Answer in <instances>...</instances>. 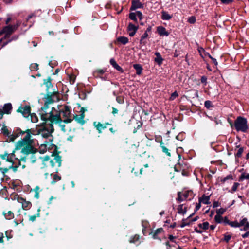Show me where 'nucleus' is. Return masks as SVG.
<instances>
[{"mask_svg":"<svg viewBox=\"0 0 249 249\" xmlns=\"http://www.w3.org/2000/svg\"><path fill=\"white\" fill-rule=\"evenodd\" d=\"M71 111L70 107L65 106L64 109H60L59 113H54L50 111L49 113H43L42 114V120H48L50 122L53 123L63 132H66L65 124L71 123L73 119L70 118Z\"/></svg>","mask_w":249,"mask_h":249,"instance_id":"f257e3e1","label":"nucleus"},{"mask_svg":"<svg viewBox=\"0 0 249 249\" xmlns=\"http://www.w3.org/2000/svg\"><path fill=\"white\" fill-rule=\"evenodd\" d=\"M22 134H26L25 137L20 141H18L16 144L15 149H21V152L23 155L29 156L33 150L32 143L33 139L32 135H36V130L33 129H27L25 132H22Z\"/></svg>","mask_w":249,"mask_h":249,"instance_id":"f03ea898","label":"nucleus"},{"mask_svg":"<svg viewBox=\"0 0 249 249\" xmlns=\"http://www.w3.org/2000/svg\"><path fill=\"white\" fill-rule=\"evenodd\" d=\"M43 124L42 127L37 130L36 134L40 135L42 137L45 138H49L52 137V133L53 132L54 129L53 123H47L48 120Z\"/></svg>","mask_w":249,"mask_h":249,"instance_id":"7ed1b4c3","label":"nucleus"},{"mask_svg":"<svg viewBox=\"0 0 249 249\" xmlns=\"http://www.w3.org/2000/svg\"><path fill=\"white\" fill-rule=\"evenodd\" d=\"M234 125L237 131L246 132L249 128L247 120L242 116H238L236 118Z\"/></svg>","mask_w":249,"mask_h":249,"instance_id":"20e7f679","label":"nucleus"},{"mask_svg":"<svg viewBox=\"0 0 249 249\" xmlns=\"http://www.w3.org/2000/svg\"><path fill=\"white\" fill-rule=\"evenodd\" d=\"M55 101V100L53 99V97L52 96H48L46 98L45 101L44 106L42 107L41 111L40 112V114L41 115V117L42 118V114L43 113H48L46 111L47 109L48 108V106L50 104L53 103ZM49 113V112H48Z\"/></svg>","mask_w":249,"mask_h":249,"instance_id":"39448f33","label":"nucleus"},{"mask_svg":"<svg viewBox=\"0 0 249 249\" xmlns=\"http://www.w3.org/2000/svg\"><path fill=\"white\" fill-rule=\"evenodd\" d=\"M14 30L15 26H14L9 25L5 26L1 31H0V36L2 35V34H5V36L3 38L5 39L12 34Z\"/></svg>","mask_w":249,"mask_h":249,"instance_id":"423d86ee","label":"nucleus"},{"mask_svg":"<svg viewBox=\"0 0 249 249\" xmlns=\"http://www.w3.org/2000/svg\"><path fill=\"white\" fill-rule=\"evenodd\" d=\"M29 158L28 157V156H26L25 155H24L23 157H21L20 159L18 160V165H15L13 166L14 162L13 161L11 163V165L10 166H9V169L12 168L14 171H16L17 170L18 167L19 166L21 165V161H23L25 162L26 160L29 159ZM25 165L22 164V168L24 169L25 168Z\"/></svg>","mask_w":249,"mask_h":249,"instance_id":"0eeeda50","label":"nucleus"},{"mask_svg":"<svg viewBox=\"0 0 249 249\" xmlns=\"http://www.w3.org/2000/svg\"><path fill=\"white\" fill-rule=\"evenodd\" d=\"M0 157L2 160H5L8 162L12 163L13 159L15 158V151H13V152L10 154L5 152L3 154H0Z\"/></svg>","mask_w":249,"mask_h":249,"instance_id":"6e6552de","label":"nucleus"},{"mask_svg":"<svg viewBox=\"0 0 249 249\" xmlns=\"http://www.w3.org/2000/svg\"><path fill=\"white\" fill-rule=\"evenodd\" d=\"M17 200L18 203L22 204V207L24 210H28L30 209L32 206V204L30 201H26L21 197L18 196Z\"/></svg>","mask_w":249,"mask_h":249,"instance_id":"1a4fd4ad","label":"nucleus"},{"mask_svg":"<svg viewBox=\"0 0 249 249\" xmlns=\"http://www.w3.org/2000/svg\"><path fill=\"white\" fill-rule=\"evenodd\" d=\"M18 112H20L24 117H27L30 114L31 108L29 106L20 107L17 110Z\"/></svg>","mask_w":249,"mask_h":249,"instance_id":"9d476101","label":"nucleus"},{"mask_svg":"<svg viewBox=\"0 0 249 249\" xmlns=\"http://www.w3.org/2000/svg\"><path fill=\"white\" fill-rule=\"evenodd\" d=\"M108 123H106L105 124H101L100 122H94L93 125L96 129L98 131L99 133H101L102 130L107 128Z\"/></svg>","mask_w":249,"mask_h":249,"instance_id":"9b49d317","label":"nucleus"},{"mask_svg":"<svg viewBox=\"0 0 249 249\" xmlns=\"http://www.w3.org/2000/svg\"><path fill=\"white\" fill-rule=\"evenodd\" d=\"M138 29V26H136L132 24V23H130L128 24L127 27V31L129 32V35L130 36H133L136 33Z\"/></svg>","mask_w":249,"mask_h":249,"instance_id":"f8f14e48","label":"nucleus"},{"mask_svg":"<svg viewBox=\"0 0 249 249\" xmlns=\"http://www.w3.org/2000/svg\"><path fill=\"white\" fill-rule=\"evenodd\" d=\"M157 32L158 34L160 36H168L169 35V33L167 32L166 29L161 26H158L157 29Z\"/></svg>","mask_w":249,"mask_h":249,"instance_id":"ddd939ff","label":"nucleus"},{"mask_svg":"<svg viewBox=\"0 0 249 249\" xmlns=\"http://www.w3.org/2000/svg\"><path fill=\"white\" fill-rule=\"evenodd\" d=\"M143 7V4L139 0H134L132 2V5L130 8L131 10H135L138 8Z\"/></svg>","mask_w":249,"mask_h":249,"instance_id":"4468645a","label":"nucleus"},{"mask_svg":"<svg viewBox=\"0 0 249 249\" xmlns=\"http://www.w3.org/2000/svg\"><path fill=\"white\" fill-rule=\"evenodd\" d=\"M2 214L5 217V218L7 220H11L14 218V213L11 211H9L8 212L3 211L2 212Z\"/></svg>","mask_w":249,"mask_h":249,"instance_id":"2eb2a0df","label":"nucleus"},{"mask_svg":"<svg viewBox=\"0 0 249 249\" xmlns=\"http://www.w3.org/2000/svg\"><path fill=\"white\" fill-rule=\"evenodd\" d=\"M110 64L117 71L123 73L124 71L123 69L119 66L114 59H111L110 60Z\"/></svg>","mask_w":249,"mask_h":249,"instance_id":"dca6fc26","label":"nucleus"},{"mask_svg":"<svg viewBox=\"0 0 249 249\" xmlns=\"http://www.w3.org/2000/svg\"><path fill=\"white\" fill-rule=\"evenodd\" d=\"M155 55L156 56V57L155 58L154 61L159 66L162 63L163 59L162 58L159 52H156L155 53Z\"/></svg>","mask_w":249,"mask_h":249,"instance_id":"f3484780","label":"nucleus"},{"mask_svg":"<svg viewBox=\"0 0 249 249\" xmlns=\"http://www.w3.org/2000/svg\"><path fill=\"white\" fill-rule=\"evenodd\" d=\"M12 107L10 103H7L4 105L2 109L5 114H10Z\"/></svg>","mask_w":249,"mask_h":249,"instance_id":"a211bd4d","label":"nucleus"},{"mask_svg":"<svg viewBox=\"0 0 249 249\" xmlns=\"http://www.w3.org/2000/svg\"><path fill=\"white\" fill-rule=\"evenodd\" d=\"M73 118L79 124H83L85 123L84 115L82 113L80 115L74 116Z\"/></svg>","mask_w":249,"mask_h":249,"instance_id":"6ab92c4d","label":"nucleus"},{"mask_svg":"<svg viewBox=\"0 0 249 249\" xmlns=\"http://www.w3.org/2000/svg\"><path fill=\"white\" fill-rule=\"evenodd\" d=\"M172 18V16L169 15L167 12L163 11L161 12V18L163 20H169Z\"/></svg>","mask_w":249,"mask_h":249,"instance_id":"aec40b11","label":"nucleus"},{"mask_svg":"<svg viewBox=\"0 0 249 249\" xmlns=\"http://www.w3.org/2000/svg\"><path fill=\"white\" fill-rule=\"evenodd\" d=\"M129 242L137 245L139 244L140 243L139 236L138 235H135L134 236L131 237L129 239Z\"/></svg>","mask_w":249,"mask_h":249,"instance_id":"412c9836","label":"nucleus"},{"mask_svg":"<svg viewBox=\"0 0 249 249\" xmlns=\"http://www.w3.org/2000/svg\"><path fill=\"white\" fill-rule=\"evenodd\" d=\"M117 41L123 45L128 42V38L125 36H120L117 38Z\"/></svg>","mask_w":249,"mask_h":249,"instance_id":"4be33fe9","label":"nucleus"},{"mask_svg":"<svg viewBox=\"0 0 249 249\" xmlns=\"http://www.w3.org/2000/svg\"><path fill=\"white\" fill-rule=\"evenodd\" d=\"M210 196H206L205 195H203L202 197L199 199V201L205 204H208L210 203Z\"/></svg>","mask_w":249,"mask_h":249,"instance_id":"5701e85b","label":"nucleus"},{"mask_svg":"<svg viewBox=\"0 0 249 249\" xmlns=\"http://www.w3.org/2000/svg\"><path fill=\"white\" fill-rule=\"evenodd\" d=\"M178 212L179 214H184L186 213V207H183V205H179L178 208Z\"/></svg>","mask_w":249,"mask_h":249,"instance_id":"b1692460","label":"nucleus"},{"mask_svg":"<svg viewBox=\"0 0 249 249\" xmlns=\"http://www.w3.org/2000/svg\"><path fill=\"white\" fill-rule=\"evenodd\" d=\"M134 68L136 71V73L138 75H140L142 72V68L140 64H134L133 65Z\"/></svg>","mask_w":249,"mask_h":249,"instance_id":"393cba45","label":"nucleus"},{"mask_svg":"<svg viewBox=\"0 0 249 249\" xmlns=\"http://www.w3.org/2000/svg\"><path fill=\"white\" fill-rule=\"evenodd\" d=\"M160 142V147L162 148V151L165 153L167 156H171V154L169 152V149L166 148L164 145L163 143L161 142Z\"/></svg>","mask_w":249,"mask_h":249,"instance_id":"a878e982","label":"nucleus"},{"mask_svg":"<svg viewBox=\"0 0 249 249\" xmlns=\"http://www.w3.org/2000/svg\"><path fill=\"white\" fill-rule=\"evenodd\" d=\"M163 231V230L161 228H159L157 230H156V231H155L153 233V238L154 239H158V234L160 233H161Z\"/></svg>","mask_w":249,"mask_h":249,"instance_id":"bb28decb","label":"nucleus"},{"mask_svg":"<svg viewBox=\"0 0 249 249\" xmlns=\"http://www.w3.org/2000/svg\"><path fill=\"white\" fill-rule=\"evenodd\" d=\"M148 36V34L147 33V31H145V33L142 35L140 40V43L143 45H145L146 44V42L144 41V39L147 38Z\"/></svg>","mask_w":249,"mask_h":249,"instance_id":"cd10ccee","label":"nucleus"},{"mask_svg":"<svg viewBox=\"0 0 249 249\" xmlns=\"http://www.w3.org/2000/svg\"><path fill=\"white\" fill-rule=\"evenodd\" d=\"M40 212V209H38V212ZM40 217V213H37L36 215H31V216H29V220L32 221V222H34L36 220V217Z\"/></svg>","mask_w":249,"mask_h":249,"instance_id":"c85d7f7f","label":"nucleus"},{"mask_svg":"<svg viewBox=\"0 0 249 249\" xmlns=\"http://www.w3.org/2000/svg\"><path fill=\"white\" fill-rule=\"evenodd\" d=\"M209 223L208 222H205L203 223H200L198 225L199 227L202 228L203 229L206 230L209 228Z\"/></svg>","mask_w":249,"mask_h":249,"instance_id":"c756f323","label":"nucleus"},{"mask_svg":"<svg viewBox=\"0 0 249 249\" xmlns=\"http://www.w3.org/2000/svg\"><path fill=\"white\" fill-rule=\"evenodd\" d=\"M239 183L238 182L234 183L232 187L231 190L229 191V192L231 193H233V192L236 191L237 188L239 186Z\"/></svg>","mask_w":249,"mask_h":249,"instance_id":"7c9ffc66","label":"nucleus"},{"mask_svg":"<svg viewBox=\"0 0 249 249\" xmlns=\"http://www.w3.org/2000/svg\"><path fill=\"white\" fill-rule=\"evenodd\" d=\"M214 220L217 223H221L223 222L222 217L219 214H216L215 216Z\"/></svg>","mask_w":249,"mask_h":249,"instance_id":"2f4dec72","label":"nucleus"},{"mask_svg":"<svg viewBox=\"0 0 249 249\" xmlns=\"http://www.w3.org/2000/svg\"><path fill=\"white\" fill-rule=\"evenodd\" d=\"M129 18L132 20H134L135 21H137V20L136 12V13H133V12L130 13L129 14Z\"/></svg>","mask_w":249,"mask_h":249,"instance_id":"473e14b6","label":"nucleus"},{"mask_svg":"<svg viewBox=\"0 0 249 249\" xmlns=\"http://www.w3.org/2000/svg\"><path fill=\"white\" fill-rule=\"evenodd\" d=\"M2 133L5 136H8L10 134V132L6 126H4L1 129Z\"/></svg>","mask_w":249,"mask_h":249,"instance_id":"72a5a7b5","label":"nucleus"},{"mask_svg":"<svg viewBox=\"0 0 249 249\" xmlns=\"http://www.w3.org/2000/svg\"><path fill=\"white\" fill-rule=\"evenodd\" d=\"M54 160L55 162L58 163V166L60 167L61 165V157L57 155L54 157Z\"/></svg>","mask_w":249,"mask_h":249,"instance_id":"f704fd0d","label":"nucleus"},{"mask_svg":"<svg viewBox=\"0 0 249 249\" xmlns=\"http://www.w3.org/2000/svg\"><path fill=\"white\" fill-rule=\"evenodd\" d=\"M53 179L52 181V183L53 184L55 183L56 182L60 180L61 179V177L59 176L57 174H54L53 177Z\"/></svg>","mask_w":249,"mask_h":249,"instance_id":"c9c22d12","label":"nucleus"},{"mask_svg":"<svg viewBox=\"0 0 249 249\" xmlns=\"http://www.w3.org/2000/svg\"><path fill=\"white\" fill-rule=\"evenodd\" d=\"M30 118L33 123H36L38 121V118L35 114H30Z\"/></svg>","mask_w":249,"mask_h":249,"instance_id":"e433bc0d","label":"nucleus"},{"mask_svg":"<svg viewBox=\"0 0 249 249\" xmlns=\"http://www.w3.org/2000/svg\"><path fill=\"white\" fill-rule=\"evenodd\" d=\"M184 200H185V199L184 198L183 195H181L180 192H178L177 200L179 202H182L183 201H184Z\"/></svg>","mask_w":249,"mask_h":249,"instance_id":"4c0bfd02","label":"nucleus"},{"mask_svg":"<svg viewBox=\"0 0 249 249\" xmlns=\"http://www.w3.org/2000/svg\"><path fill=\"white\" fill-rule=\"evenodd\" d=\"M248 223L247 219L246 218H244L241 219L239 222H238L239 227L244 225L245 224Z\"/></svg>","mask_w":249,"mask_h":249,"instance_id":"58836bf2","label":"nucleus"},{"mask_svg":"<svg viewBox=\"0 0 249 249\" xmlns=\"http://www.w3.org/2000/svg\"><path fill=\"white\" fill-rule=\"evenodd\" d=\"M226 211V209L221 208L216 210V214H219L221 215V214H223Z\"/></svg>","mask_w":249,"mask_h":249,"instance_id":"ea45409f","label":"nucleus"},{"mask_svg":"<svg viewBox=\"0 0 249 249\" xmlns=\"http://www.w3.org/2000/svg\"><path fill=\"white\" fill-rule=\"evenodd\" d=\"M30 69L32 71H37L38 69V65L36 63L32 64L30 66Z\"/></svg>","mask_w":249,"mask_h":249,"instance_id":"a19ab883","label":"nucleus"},{"mask_svg":"<svg viewBox=\"0 0 249 249\" xmlns=\"http://www.w3.org/2000/svg\"><path fill=\"white\" fill-rule=\"evenodd\" d=\"M243 151L244 149L243 147L239 148L235 156L237 157H240L242 156Z\"/></svg>","mask_w":249,"mask_h":249,"instance_id":"79ce46f5","label":"nucleus"},{"mask_svg":"<svg viewBox=\"0 0 249 249\" xmlns=\"http://www.w3.org/2000/svg\"><path fill=\"white\" fill-rule=\"evenodd\" d=\"M230 225L231 227L234 228L240 227L239 223L237 221H232L230 223Z\"/></svg>","mask_w":249,"mask_h":249,"instance_id":"37998d69","label":"nucleus"},{"mask_svg":"<svg viewBox=\"0 0 249 249\" xmlns=\"http://www.w3.org/2000/svg\"><path fill=\"white\" fill-rule=\"evenodd\" d=\"M204 106L207 108H209L210 107H212V102L209 100H207L204 103Z\"/></svg>","mask_w":249,"mask_h":249,"instance_id":"c03bdc74","label":"nucleus"},{"mask_svg":"<svg viewBox=\"0 0 249 249\" xmlns=\"http://www.w3.org/2000/svg\"><path fill=\"white\" fill-rule=\"evenodd\" d=\"M176 139L179 141H182L184 139V133H180L176 136Z\"/></svg>","mask_w":249,"mask_h":249,"instance_id":"a18cd8bd","label":"nucleus"},{"mask_svg":"<svg viewBox=\"0 0 249 249\" xmlns=\"http://www.w3.org/2000/svg\"><path fill=\"white\" fill-rule=\"evenodd\" d=\"M196 18L194 16H191L188 19V21L191 24L194 23L196 22Z\"/></svg>","mask_w":249,"mask_h":249,"instance_id":"49530a36","label":"nucleus"},{"mask_svg":"<svg viewBox=\"0 0 249 249\" xmlns=\"http://www.w3.org/2000/svg\"><path fill=\"white\" fill-rule=\"evenodd\" d=\"M232 176L231 175H228L226 177H224L223 179H221V181L223 182H226L227 180L230 179H232Z\"/></svg>","mask_w":249,"mask_h":249,"instance_id":"de8ad7c7","label":"nucleus"},{"mask_svg":"<svg viewBox=\"0 0 249 249\" xmlns=\"http://www.w3.org/2000/svg\"><path fill=\"white\" fill-rule=\"evenodd\" d=\"M207 78L205 76H203L201 78V82L202 83H203L204 85H206L207 84Z\"/></svg>","mask_w":249,"mask_h":249,"instance_id":"09e8293b","label":"nucleus"},{"mask_svg":"<svg viewBox=\"0 0 249 249\" xmlns=\"http://www.w3.org/2000/svg\"><path fill=\"white\" fill-rule=\"evenodd\" d=\"M241 179H249V173L247 174H242L240 177Z\"/></svg>","mask_w":249,"mask_h":249,"instance_id":"8fccbe9b","label":"nucleus"},{"mask_svg":"<svg viewBox=\"0 0 249 249\" xmlns=\"http://www.w3.org/2000/svg\"><path fill=\"white\" fill-rule=\"evenodd\" d=\"M198 51L199 53H200L201 56L202 57H204V56L203 55V54L205 52V50H204V49L202 47H200V48H198Z\"/></svg>","mask_w":249,"mask_h":249,"instance_id":"3c124183","label":"nucleus"},{"mask_svg":"<svg viewBox=\"0 0 249 249\" xmlns=\"http://www.w3.org/2000/svg\"><path fill=\"white\" fill-rule=\"evenodd\" d=\"M178 96V94L177 93V92L176 91H175L174 92H173L171 97H170V99L173 100L174 99H175Z\"/></svg>","mask_w":249,"mask_h":249,"instance_id":"603ef678","label":"nucleus"},{"mask_svg":"<svg viewBox=\"0 0 249 249\" xmlns=\"http://www.w3.org/2000/svg\"><path fill=\"white\" fill-rule=\"evenodd\" d=\"M137 16L139 18L140 20L142 19L143 18V15L141 11H136Z\"/></svg>","mask_w":249,"mask_h":249,"instance_id":"864d4df0","label":"nucleus"},{"mask_svg":"<svg viewBox=\"0 0 249 249\" xmlns=\"http://www.w3.org/2000/svg\"><path fill=\"white\" fill-rule=\"evenodd\" d=\"M244 227L243 228L240 229L241 231H246L248 230L249 228V222L247 223V224H245Z\"/></svg>","mask_w":249,"mask_h":249,"instance_id":"5fc2aeb1","label":"nucleus"},{"mask_svg":"<svg viewBox=\"0 0 249 249\" xmlns=\"http://www.w3.org/2000/svg\"><path fill=\"white\" fill-rule=\"evenodd\" d=\"M17 136V135H15L13 134H10L9 136H8L10 141H14Z\"/></svg>","mask_w":249,"mask_h":249,"instance_id":"6e6d98bb","label":"nucleus"},{"mask_svg":"<svg viewBox=\"0 0 249 249\" xmlns=\"http://www.w3.org/2000/svg\"><path fill=\"white\" fill-rule=\"evenodd\" d=\"M190 225V223H189V222H188V223L186 222L185 221V220H184V219H183V220H182V223H181V224L180 225V227L181 228H184V227H185L186 226H187V225Z\"/></svg>","mask_w":249,"mask_h":249,"instance_id":"4d7b16f0","label":"nucleus"},{"mask_svg":"<svg viewBox=\"0 0 249 249\" xmlns=\"http://www.w3.org/2000/svg\"><path fill=\"white\" fill-rule=\"evenodd\" d=\"M231 236L230 235H224V240L225 241H226V242H228L231 239Z\"/></svg>","mask_w":249,"mask_h":249,"instance_id":"13d9d810","label":"nucleus"},{"mask_svg":"<svg viewBox=\"0 0 249 249\" xmlns=\"http://www.w3.org/2000/svg\"><path fill=\"white\" fill-rule=\"evenodd\" d=\"M9 168H0V171H1V172H2V173L4 175L5 173L7 172L8 170H9Z\"/></svg>","mask_w":249,"mask_h":249,"instance_id":"bf43d9fd","label":"nucleus"},{"mask_svg":"<svg viewBox=\"0 0 249 249\" xmlns=\"http://www.w3.org/2000/svg\"><path fill=\"white\" fill-rule=\"evenodd\" d=\"M249 236V230L247 231L246 233L242 235V237L243 238H246Z\"/></svg>","mask_w":249,"mask_h":249,"instance_id":"052dcab7","label":"nucleus"},{"mask_svg":"<svg viewBox=\"0 0 249 249\" xmlns=\"http://www.w3.org/2000/svg\"><path fill=\"white\" fill-rule=\"evenodd\" d=\"M201 202L199 201L198 203H196V211H198L201 207Z\"/></svg>","mask_w":249,"mask_h":249,"instance_id":"680f3d73","label":"nucleus"},{"mask_svg":"<svg viewBox=\"0 0 249 249\" xmlns=\"http://www.w3.org/2000/svg\"><path fill=\"white\" fill-rule=\"evenodd\" d=\"M50 160V157L49 156H45L42 158V161L43 162L48 161Z\"/></svg>","mask_w":249,"mask_h":249,"instance_id":"e2e57ef3","label":"nucleus"},{"mask_svg":"<svg viewBox=\"0 0 249 249\" xmlns=\"http://www.w3.org/2000/svg\"><path fill=\"white\" fill-rule=\"evenodd\" d=\"M223 222H224L225 224H228V225H230V223L231 222H230V221L228 220V218H227V217H225L224 219V220H223Z\"/></svg>","mask_w":249,"mask_h":249,"instance_id":"0e129e2a","label":"nucleus"},{"mask_svg":"<svg viewBox=\"0 0 249 249\" xmlns=\"http://www.w3.org/2000/svg\"><path fill=\"white\" fill-rule=\"evenodd\" d=\"M210 59L212 60V61L213 62V63L214 64V65L215 66L217 65L218 63H217V60H216V59L215 58H213V57L212 56V58H211Z\"/></svg>","mask_w":249,"mask_h":249,"instance_id":"69168bd1","label":"nucleus"},{"mask_svg":"<svg viewBox=\"0 0 249 249\" xmlns=\"http://www.w3.org/2000/svg\"><path fill=\"white\" fill-rule=\"evenodd\" d=\"M204 57L205 56H208L210 58H212V56L209 54V53L204 52V53L203 54Z\"/></svg>","mask_w":249,"mask_h":249,"instance_id":"338daca9","label":"nucleus"},{"mask_svg":"<svg viewBox=\"0 0 249 249\" xmlns=\"http://www.w3.org/2000/svg\"><path fill=\"white\" fill-rule=\"evenodd\" d=\"M219 206V202L217 201H214L213 203V207L216 208Z\"/></svg>","mask_w":249,"mask_h":249,"instance_id":"774afa93","label":"nucleus"}]
</instances>
